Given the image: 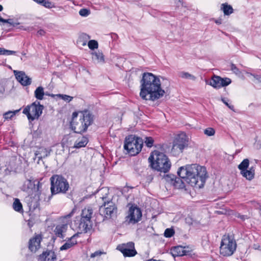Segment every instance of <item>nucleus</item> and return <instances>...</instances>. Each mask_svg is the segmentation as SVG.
Wrapping results in <instances>:
<instances>
[{
	"label": "nucleus",
	"mask_w": 261,
	"mask_h": 261,
	"mask_svg": "<svg viewBox=\"0 0 261 261\" xmlns=\"http://www.w3.org/2000/svg\"><path fill=\"white\" fill-rule=\"evenodd\" d=\"M175 233L174 230L172 228H168L165 229L164 231V237L166 238H171Z\"/></svg>",
	"instance_id": "obj_37"
},
{
	"label": "nucleus",
	"mask_w": 261,
	"mask_h": 261,
	"mask_svg": "<svg viewBox=\"0 0 261 261\" xmlns=\"http://www.w3.org/2000/svg\"><path fill=\"white\" fill-rule=\"evenodd\" d=\"M221 9L223 11L224 15H229L233 12L232 7L227 3L222 4Z\"/></svg>",
	"instance_id": "obj_25"
},
{
	"label": "nucleus",
	"mask_w": 261,
	"mask_h": 261,
	"mask_svg": "<svg viewBox=\"0 0 261 261\" xmlns=\"http://www.w3.org/2000/svg\"><path fill=\"white\" fill-rule=\"evenodd\" d=\"M35 181V182H37V183L36 184V186H37L36 189L37 190H39L40 186H41V184H40V181Z\"/></svg>",
	"instance_id": "obj_50"
},
{
	"label": "nucleus",
	"mask_w": 261,
	"mask_h": 261,
	"mask_svg": "<svg viewBox=\"0 0 261 261\" xmlns=\"http://www.w3.org/2000/svg\"><path fill=\"white\" fill-rule=\"evenodd\" d=\"M44 95V88L41 86L37 87L34 92L35 97L38 100H42Z\"/></svg>",
	"instance_id": "obj_26"
},
{
	"label": "nucleus",
	"mask_w": 261,
	"mask_h": 261,
	"mask_svg": "<svg viewBox=\"0 0 261 261\" xmlns=\"http://www.w3.org/2000/svg\"><path fill=\"white\" fill-rule=\"evenodd\" d=\"M116 210V207L112 201H104L99 208L100 214L107 219L111 218Z\"/></svg>",
	"instance_id": "obj_11"
},
{
	"label": "nucleus",
	"mask_w": 261,
	"mask_h": 261,
	"mask_svg": "<svg viewBox=\"0 0 261 261\" xmlns=\"http://www.w3.org/2000/svg\"><path fill=\"white\" fill-rule=\"evenodd\" d=\"M250 74L251 75L253 76L256 80H258V81L261 82V75L253 74L252 73H250Z\"/></svg>",
	"instance_id": "obj_47"
},
{
	"label": "nucleus",
	"mask_w": 261,
	"mask_h": 261,
	"mask_svg": "<svg viewBox=\"0 0 261 261\" xmlns=\"http://www.w3.org/2000/svg\"><path fill=\"white\" fill-rule=\"evenodd\" d=\"M215 22L217 23V24H221L222 23V21H221V19H218V20H216L215 21Z\"/></svg>",
	"instance_id": "obj_53"
},
{
	"label": "nucleus",
	"mask_w": 261,
	"mask_h": 261,
	"mask_svg": "<svg viewBox=\"0 0 261 261\" xmlns=\"http://www.w3.org/2000/svg\"><path fill=\"white\" fill-rule=\"evenodd\" d=\"M45 32L43 30H42V29L39 30L37 32V34L40 36H44L45 35Z\"/></svg>",
	"instance_id": "obj_49"
},
{
	"label": "nucleus",
	"mask_w": 261,
	"mask_h": 261,
	"mask_svg": "<svg viewBox=\"0 0 261 261\" xmlns=\"http://www.w3.org/2000/svg\"><path fill=\"white\" fill-rule=\"evenodd\" d=\"M241 219L245 220V216L242 215L239 217Z\"/></svg>",
	"instance_id": "obj_56"
},
{
	"label": "nucleus",
	"mask_w": 261,
	"mask_h": 261,
	"mask_svg": "<svg viewBox=\"0 0 261 261\" xmlns=\"http://www.w3.org/2000/svg\"><path fill=\"white\" fill-rule=\"evenodd\" d=\"M93 211L91 207H87L82 210L79 228L83 231L87 232L92 226L91 221Z\"/></svg>",
	"instance_id": "obj_8"
},
{
	"label": "nucleus",
	"mask_w": 261,
	"mask_h": 261,
	"mask_svg": "<svg viewBox=\"0 0 261 261\" xmlns=\"http://www.w3.org/2000/svg\"><path fill=\"white\" fill-rule=\"evenodd\" d=\"M50 151L51 149H50L40 147L39 148L38 150L36 152L35 154L36 155H39L38 156V158L40 159L48 156L50 154Z\"/></svg>",
	"instance_id": "obj_20"
},
{
	"label": "nucleus",
	"mask_w": 261,
	"mask_h": 261,
	"mask_svg": "<svg viewBox=\"0 0 261 261\" xmlns=\"http://www.w3.org/2000/svg\"><path fill=\"white\" fill-rule=\"evenodd\" d=\"M222 101L225 103L230 109L233 110V106L229 105L224 98L222 99Z\"/></svg>",
	"instance_id": "obj_48"
},
{
	"label": "nucleus",
	"mask_w": 261,
	"mask_h": 261,
	"mask_svg": "<svg viewBox=\"0 0 261 261\" xmlns=\"http://www.w3.org/2000/svg\"><path fill=\"white\" fill-rule=\"evenodd\" d=\"M88 142V139L86 137H82L78 139L74 143V148H80L85 147Z\"/></svg>",
	"instance_id": "obj_21"
},
{
	"label": "nucleus",
	"mask_w": 261,
	"mask_h": 261,
	"mask_svg": "<svg viewBox=\"0 0 261 261\" xmlns=\"http://www.w3.org/2000/svg\"><path fill=\"white\" fill-rule=\"evenodd\" d=\"M79 237L78 233H75L70 238H67L66 242L60 247V250H67L77 244L76 239Z\"/></svg>",
	"instance_id": "obj_19"
},
{
	"label": "nucleus",
	"mask_w": 261,
	"mask_h": 261,
	"mask_svg": "<svg viewBox=\"0 0 261 261\" xmlns=\"http://www.w3.org/2000/svg\"><path fill=\"white\" fill-rule=\"evenodd\" d=\"M14 73L16 80L23 86L31 84L32 79L26 75L23 71L14 70Z\"/></svg>",
	"instance_id": "obj_16"
},
{
	"label": "nucleus",
	"mask_w": 261,
	"mask_h": 261,
	"mask_svg": "<svg viewBox=\"0 0 261 261\" xmlns=\"http://www.w3.org/2000/svg\"><path fill=\"white\" fill-rule=\"evenodd\" d=\"M178 76H179V77H180L182 79H190V80H192L193 81L195 80L196 79L195 77L193 75H192L188 72H184V71H181V72H179Z\"/></svg>",
	"instance_id": "obj_31"
},
{
	"label": "nucleus",
	"mask_w": 261,
	"mask_h": 261,
	"mask_svg": "<svg viewBox=\"0 0 261 261\" xmlns=\"http://www.w3.org/2000/svg\"><path fill=\"white\" fill-rule=\"evenodd\" d=\"M3 6L1 5H0V11H2L3 10Z\"/></svg>",
	"instance_id": "obj_58"
},
{
	"label": "nucleus",
	"mask_w": 261,
	"mask_h": 261,
	"mask_svg": "<svg viewBox=\"0 0 261 261\" xmlns=\"http://www.w3.org/2000/svg\"><path fill=\"white\" fill-rule=\"evenodd\" d=\"M0 21L4 23H8L13 27H16L20 24L19 22L14 21L12 19H5L2 17L1 18Z\"/></svg>",
	"instance_id": "obj_34"
},
{
	"label": "nucleus",
	"mask_w": 261,
	"mask_h": 261,
	"mask_svg": "<svg viewBox=\"0 0 261 261\" xmlns=\"http://www.w3.org/2000/svg\"><path fill=\"white\" fill-rule=\"evenodd\" d=\"M4 89L2 87V89H0V93H3Z\"/></svg>",
	"instance_id": "obj_57"
},
{
	"label": "nucleus",
	"mask_w": 261,
	"mask_h": 261,
	"mask_svg": "<svg viewBox=\"0 0 261 261\" xmlns=\"http://www.w3.org/2000/svg\"><path fill=\"white\" fill-rule=\"evenodd\" d=\"M220 81H221V87H225V86H228L229 84H230L231 83V80L229 78H221L220 77Z\"/></svg>",
	"instance_id": "obj_39"
},
{
	"label": "nucleus",
	"mask_w": 261,
	"mask_h": 261,
	"mask_svg": "<svg viewBox=\"0 0 261 261\" xmlns=\"http://www.w3.org/2000/svg\"><path fill=\"white\" fill-rule=\"evenodd\" d=\"M171 253L174 257L191 256L192 250L188 246H177L171 249Z\"/></svg>",
	"instance_id": "obj_13"
},
{
	"label": "nucleus",
	"mask_w": 261,
	"mask_h": 261,
	"mask_svg": "<svg viewBox=\"0 0 261 261\" xmlns=\"http://www.w3.org/2000/svg\"><path fill=\"white\" fill-rule=\"evenodd\" d=\"M42 240L41 234H36L30 239L29 242V249L32 252H36L40 247V243Z\"/></svg>",
	"instance_id": "obj_15"
},
{
	"label": "nucleus",
	"mask_w": 261,
	"mask_h": 261,
	"mask_svg": "<svg viewBox=\"0 0 261 261\" xmlns=\"http://www.w3.org/2000/svg\"><path fill=\"white\" fill-rule=\"evenodd\" d=\"M35 2H36L38 4H39L42 5V3H43L44 0H33Z\"/></svg>",
	"instance_id": "obj_51"
},
{
	"label": "nucleus",
	"mask_w": 261,
	"mask_h": 261,
	"mask_svg": "<svg viewBox=\"0 0 261 261\" xmlns=\"http://www.w3.org/2000/svg\"><path fill=\"white\" fill-rule=\"evenodd\" d=\"M80 119L77 121V117L79 113L74 112L72 114V119L70 122L71 129L77 134H83L86 132L89 126L94 121V115L88 110L80 111Z\"/></svg>",
	"instance_id": "obj_3"
},
{
	"label": "nucleus",
	"mask_w": 261,
	"mask_h": 261,
	"mask_svg": "<svg viewBox=\"0 0 261 261\" xmlns=\"http://www.w3.org/2000/svg\"><path fill=\"white\" fill-rule=\"evenodd\" d=\"M42 6L47 8H51V3L49 1L44 0L43 3L42 4Z\"/></svg>",
	"instance_id": "obj_45"
},
{
	"label": "nucleus",
	"mask_w": 261,
	"mask_h": 261,
	"mask_svg": "<svg viewBox=\"0 0 261 261\" xmlns=\"http://www.w3.org/2000/svg\"><path fill=\"white\" fill-rule=\"evenodd\" d=\"M23 30H30V28H28V29L25 28V29H23Z\"/></svg>",
	"instance_id": "obj_59"
},
{
	"label": "nucleus",
	"mask_w": 261,
	"mask_h": 261,
	"mask_svg": "<svg viewBox=\"0 0 261 261\" xmlns=\"http://www.w3.org/2000/svg\"><path fill=\"white\" fill-rule=\"evenodd\" d=\"M56 96L61 98L62 99L68 102L71 101L73 99V97L65 94H57Z\"/></svg>",
	"instance_id": "obj_38"
},
{
	"label": "nucleus",
	"mask_w": 261,
	"mask_h": 261,
	"mask_svg": "<svg viewBox=\"0 0 261 261\" xmlns=\"http://www.w3.org/2000/svg\"><path fill=\"white\" fill-rule=\"evenodd\" d=\"M249 165V161L248 159H245L238 166V168L240 170L241 173L246 170Z\"/></svg>",
	"instance_id": "obj_30"
},
{
	"label": "nucleus",
	"mask_w": 261,
	"mask_h": 261,
	"mask_svg": "<svg viewBox=\"0 0 261 261\" xmlns=\"http://www.w3.org/2000/svg\"><path fill=\"white\" fill-rule=\"evenodd\" d=\"M187 145L186 135L184 133L179 134L176 136L174 141L172 150L178 149L179 151L181 152Z\"/></svg>",
	"instance_id": "obj_14"
},
{
	"label": "nucleus",
	"mask_w": 261,
	"mask_h": 261,
	"mask_svg": "<svg viewBox=\"0 0 261 261\" xmlns=\"http://www.w3.org/2000/svg\"><path fill=\"white\" fill-rule=\"evenodd\" d=\"M45 94L47 95L50 96H51L52 97H54L55 96H56V95H55V94H49L48 93H46Z\"/></svg>",
	"instance_id": "obj_55"
},
{
	"label": "nucleus",
	"mask_w": 261,
	"mask_h": 261,
	"mask_svg": "<svg viewBox=\"0 0 261 261\" xmlns=\"http://www.w3.org/2000/svg\"><path fill=\"white\" fill-rule=\"evenodd\" d=\"M177 174L192 187L199 189L203 187L207 177L206 168L197 164L181 167Z\"/></svg>",
	"instance_id": "obj_2"
},
{
	"label": "nucleus",
	"mask_w": 261,
	"mask_h": 261,
	"mask_svg": "<svg viewBox=\"0 0 261 261\" xmlns=\"http://www.w3.org/2000/svg\"><path fill=\"white\" fill-rule=\"evenodd\" d=\"M92 59L97 63H103L105 62L104 56L101 52H94L92 53Z\"/></svg>",
	"instance_id": "obj_23"
},
{
	"label": "nucleus",
	"mask_w": 261,
	"mask_h": 261,
	"mask_svg": "<svg viewBox=\"0 0 261 261\" xmlns=\"http://www.w3.org/2000/svg\"><path fill=\"white\" fill-rule=\"evenodd\" d=\"M67 228L68 226L67 224H62L57 225L54 230L55 234L58 238L64 239L66 236Z\"/></svg>",
	"instance_id": "obj_18"
},
{
	"label": "nucleus",
	"mask_w": 261,
	"mask_h": 261,
	"mask_svg": "<svg viewBox=\"0 0 261 261\" xmlns=\"http://www.w3.org/2000/svg\"><path fill=\"white\" fill-rule=\"evenodd\" d=\"M117 249L120 250L124 256L131 257L134 256L137 254V251L135 249L134 243L128 242L126 244L119 245Z\"/></svg>",
	"instance_id": "obj_12"
},
{
	"label": "nucleus",
	"mask_w": 261,
	"mask_h": 261,
	"mask_svg": "<svg viewBox=\"0 0 261 261\" xmlns=\"http://www.w3.org/2000/svg\"><path fill=\"white\" fill-rule=\"evenodd\" d=\"M145 261H158V260H156L153 258H150L145 260ZM158 261H161L160 260H158Z\"/></svg>",
	"instance_id": "obj_54"
},
{
	"label": "nucleus",
	"mask_w": 261,
	"mask_h": 261,
	"mask_svg": "<svg viewBox=\"0 0 261 261\" xmlns=\"http://www.w3.org/2000/svg\"><path fill=\"white\" fill-rule=\"evenodd\" d=\"M20 110V109L14 111H8L3 114V118L5 120H11Z\"/></svg>",
	"instance_id": "obj_29"
},
{
	"label": "nucleus",
	"mask_w": 261,
	"mask_h": 261,
	"mask_svg": "<svg viewBox=\"0 0 261 261\" xmlns=\"http://www.w3.org/2000/svg\"><path fill=\"white\" fill-rule=\"evenodd\" d=\"M50 191L53 195L65 194L69 188L67 179L62 175H53L50 178Z\"/></svg>",
	"instance_id": "obj_5"
},
{
	"label": "nucleus",
	"mask_w": 261,
	"mask_h": 261,
	"mask_svg": "<svg viewBox=\"0 0 261 261\" xmlns=\"http://www.w3.org/2000/svg\"><path fill=\"white\" fill-rule=\"evenodd\" d=\"M43 106L39 102L35 101L31 105L27 106L23 110V113L27 116L30 121H33L38 119L42 113Z\"/></svg>",
	"instance_id": "obj_9"
},
{
	"label": "nucleus",
	"mask_w": 261,
	"mask_h": 261,
	"mask_svg": "<svg viewBox=\"0 0 261 261\" xmlns=\"http://www.w3.org/2000/svg\"><path fill=\"white\" fill-rule=\"evenodd\" d=\"M4 48L0 47V55H4Z\"/></svg>",
	"instance_id": "obj_52"
},
{
	"label": "nucleus",
	"mask_w": 261,
	"mask_h": 261,
	"mask_svg": "<svg viewBox=\"0 0 261 261\" xmlns=\"http://www.w3.org/2000/svg\"><path fill=\"white\" fill-rule=\"evenodd\" d=\"M154 143L153 139L151 137H146L145 138L144 143L148 147H151Z\"/></svg>",
	"instance_id": "obj_36"
},
{
	"label": "nucleus",
	"mask_w": 261,
	"mask_h": 261,
	"mask_svg": "<svg viewBox=\"0 0 261 261\" xmlns=\"http://www.w3.org/2000/svg\"><path fill=\"white\" fill-rule=\"evenodd\" d=\"M175 187L181 189L184 187V184L180 178L175 177L172 184Z\"/></svg>",
	"instance_id": "obj_33"
},
{
	"label": "nucleus",
	"mask_w": 261,
	"mask_h": 261,
	"mask_svg": "<svg viewBox=\"0 0 261 261\" xmlns=\"http://www.w3.org/2000/svg\"><path fill=\"white\" fill-rule=\"evenodd\" d=\"M90 13V10L87 9H82L79 11V14L83 17L88 16Z\"/></svg>",
	"instance_id": "obj_42"
},
{
	"label": "nucleus",
	"mask_w": 261,
	"mask_h": 261,
	"mask_svg": "<svg viewBox=\"0 0 261 261\" xmlns=\"http://www.w3.org/2000/svg\"><path fill=\"white\" fill-rule=\"evenodd\" d=\"M90 36L86 34L82 33L79 37V41L82 42V45L85 46L86 45L87 41L90 39Z\"/></svg>",
	"instance_id": "obj_32"
},
{
	"label": "nucleus",
	"mask_w": 261,
	"mask_h": 261,
	"mask_svg": "<svg viewBox=\"0 0 261 261\" xmlns=\"http://www.w3.org/2000/svg\"><path fill=\"white\" fill-rule=\"evenodd\" d=\"M242 176L245 177L248 180H251L254 178V169L253 167H251L249 170H246L241 173Z\"/></svg>",
	"instance_id": "obj_22"
},
{
	"label": "nucleus",
	"mask_w": 261,
	"mask_h": 261,
	"mask_svg": "<svg viewBox=\"0 0 261 261\" xmlns=\"http://www.w3.org/2000/svg\"><path fill=\"white\" fill-rule=\"evenodd\" d=\"M221 81L220 77L218 76L214 75L210 81V85L213 86L215 88H220L221 86Z\"/></svg>",
	"instance_id": "obj_24"
},
{
	"label": "nucleus",
	"mask_w": 261,
	"mask_h": 261,
	"mask_svg": "<svg viewBox=\"0 0 261 261\" xmlns=\"http://www.w3.org/2000/svg\"><path fill=\"white\" fill-rule=\"evenodd\" d=\"M89 48L91 50L96 49L98 47V44L97 41L95 40H91L88 43Z\"/></svg>",
	"instance_id": "obj_35"
},
{
	"label": "nucleus",
	"mask_w": 261,
	"mask_h": 261,
	"mask_svg": "<svg viewBox=\"0 0 261 261\" xmlns=\"http://www.w3.org/2000/svg\"><path fill=\"white\" fill-rule=\"evenodd\" d=\"M204 133L208 136H212L215 135V130L212 127H208L204 130Z\"/></svg>",
	"instance_id": "obj_41"
},
{
	"label": "nucleus",
	"mask_w": 261,
	"mask_h": 261,
	"mask_svg": "<svg viewBox=\"0 0 261 261\" xmlns=\"http://www.w3.org/2000/svg\"><path fill=\"white\" fill-rule=\"evenodd\" d=\"M151 167L161 172L167 173L171 168V163L163 153L154 151L148 158Z\"/></svg>",
	"instance_id": "obj_4"
},
{
	"label": "nucleus",
	"mask_w": 261,
	"mask_h": 261,
	"mask_svg": "<svg viewBox=\"0 0 261 261\" xmlns=\"http://www.w3.org/2000/svg\"><path fill=\"white\" fill-rule=\"evenodd\" d=\"M16 53V51H15L7 50V49H4V55L9 56V55H15Z\"/></svg>",
	"instance_id": "obj_44"
},
{
	"label": "nucleus",
	"mask_w": 261,
	"mask_h": 261,
	"mask_svg": "<svg viewBox=\"0 0 261 261\" xmlns=\"http://www.w3.org/2000/svg\"><path fill=\"white\" fill-rule=\"evenodd\" d=\"M237 243L234 238L229 235H224L221 240L220 252L223 256H230L236 251Z\"/></svg>",
	"instance_id": "obj_7"
},
{
	"label": "nucleus",
	"mask_w": 261,
	"mask_h": 261,
	"mask_svg": "<svg viewBox=\"0 0 261 261\" xmlns=\"http://www.w3.org/2000/svg\"><path fill=\"white\" fill-rule=\"evenodd\" d=\"M255 249H258V248H257V246H255Z\"/></svg>",
	"instance_id": "obj_62"
},
{
	"label": "nucleus",
	"mask_w": 261,
	"mask_h": 261,
	"mask_svg": "<svg viewBox=\"0 0 261 261\" xmlns=\"http://www.w3.org/2000/svg\"><path fill=\"white\" fill-rule=\"evenodd\" d=\"M106 198V197H102V199H103V200H104V199H105Z\"/></svg>",
	"instance_id": "obj_60"
},
{
	"label": "nucleus",
	"mask_w": 261,
	"mask_h": 261,
	"mask_svg": "<svg viewBox=\"0 0 261 261\" xmlns=\"http://www.w3.org/2000/svg\"><path fill=\"white\" fill-rule=\"evenodd\" d=\"M231 70L236 73H238L240 72L239 69L233 64H231Z\"/></svg>",
	"instance_id": "obj_46"
},
{
	"label": "nucleus",
	"mask_w": 261,
	"mask_h": 261,
	"mask_svg": "<svg viewBox=\"0 0 261 261\" xmlns=\"http://www.w3.org/2000/svg\"><path fill=\"white\" fill-rule=\"evenodd\" d=\"M22 54L23 55H25V53H22Z\"/></svg>",
	"instance_id": "obj_63"
},
{
	"label": "nucleus",
	"mask_w": 261,
	"mask_h": 261,
	"mask_svg": "<svg viewBox=\"0 0 261 261\" xmlns=\"http://www.w3.org/2000/svg\"><path fill=\"white\" fill-rule=\"evenodd\" d=\"M140 83V96L143 100L154 101L162 97L165 93L159 78L152 73H144Z\"/></svg>",
	"instance_id": "obj_1"
},
{
	"label": "nucleus",
	"mask_w": 261,
	"mask_h": 261,
	"mask_svg": "<svg viewBox=\"0 0 261 261\" xmlns=\"http://www.w3.org/2000/svg\"><path fill=\"white\" fill-rule=\"evenodd\" d=\"M255 249H258V248H257V246H255Z\"/></svg>",
	"instance_id": "obj_61"
},
{
	"label": "nucleus",
	"mask_w": 261,
	"mask_h": 261,
	"mask_svg": "<svg viewBox=\"0 0 261 261\" xmlns=\"http://www.w3.org/2000/svg\"><path fill=\"white\" fill-rule=\"evenodd\" d=\"M36 183L35 181H33L32 180L30 179H27L26 180L23 184V191H27L28 190L30 189H33V188H36Z\"/></svg>",
	"instance_id": "obj_28"
},
{
	"label": "nucleus",
	"mask_w": 261,
	"mask_h": 261,
	"mask_svg": "<svg viewBox=\"0 0 261 261\" xmlns=\"http://www.w3.org/2000/svg\"><path fill=\"white\" fill-rule=\"evenodd\" d=\"M175 176L173 174H166L164 175V178L168 182L170 183L171 184H173V182L174 181Z\"/></svg>",
	"instance_id": "obj_40"
},
{
	"label": "nucleus",
	"mask_w": 261,
	"mask_h": 261,
	"mask_svg": "<svg viewBox=\"0 0 261 261\" xmlns=\"http://www.w3.org/2000/svg\"><path fill=\"white\" fill-rule=\"evenodd\" d=\"M142 215L141 209L137 206L132 205L128 210V215L125 217L126 224H135L141 219Z\"/></svg>",
	"instance_id": "obj_10"
},
{
	"label": "nucleus",
	"mask_w": 261,
	"mask_h": 261,
	"mask_svg": "<svg viewBox=\"0 0 261 261\" xmlns=\"http://www.w3.org/2000/svg\"><path fill=\"white\" fill-rule=\"evenodd\" d=\"M106 253L103 252V251H95V252L93 253H91V255H90V257L91 258H93V257H98V256H100L102 254H105Z\"/></svg>",
	"instance_id": "obj_43"
},
{
	"label": "nucleus",
	"mask_w": 261,
	"mask_h": 261,
	"mask_svg": "<svg viewBox=\"0 0 261 261\" xmlns=\"http://www.w3.org/2000/svg\"><path fill=\"white\" fill-rule=\"evenodd\" d=\"M143 145V141L141 138L129 135L125 139L124 148L130 155L134 156L141 151Z\"/></svg>",
	"instance_id": "obj_6"
},
{
	"label": "nucleus",
	"mask_w": 261,
	"mask_h": 261,
	"mask_svg": "<svg viewBox=\"0 0 261 261\" xmlns=\"http://www.w3.org/2000/svg\"><path fill=\"white\" fill-rule=\"evenodd\" d=\"M13 209L18 212H23L22 205L18 198H15L13 203Z\"/></svg>",
	"instance_id": "obj_27"
},
{
	"label": "nucleus",
	"mask_w": 261,
	"mask_h": 261,
	"mask_svg": "<svg viewBox=\"0 0 261 261\" xmlns=\"http://www.w3.org/2000/svg\"><path fill=\"white\" fill-rule=\"evenodd\" d=\"M38 259L41 261H53L56 259V255L54 251L47 249L39 255Z\"/></svg>",
	"instance_id": "obj_17"
}]
</instances>
